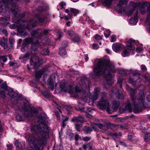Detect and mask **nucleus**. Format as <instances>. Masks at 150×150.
I'll use <instances>...</instances> for the list:
<instances>
[{
	"label": "nucleus",
	"mask_w": 150,
	"mask_h": 150,
	"mask_svg": "<svg viewBox=\"0 0 150 150\" xmlns=\"http://www.w3.org/2000/svg\"><path fill=\"white\" fill-rule=\"evenodd\" d=\"M71 40L72 41L76 42H79L80 41V37L77 35H76L73 38H72Z\"/></svg>",
	"instance_id": "30"
},
{
	"label": "nucleus",
	"mask_w": 150,
	"mask_h": 150,
	"mask_svg": "<svg viewBox=\"0 0 150 150\" xmlns=\"http://www.w3.org/2000/svg\"><path fill=\"white\" fill-rule=\"evenodd\" d=\"M40 46V45L38 41H37L35 42L32 43L31 47V53H30L29 52L27 53L25 55L21 56L20 58L21 59H23V60L24 61L26 60L28 58L29 56L30 55V54L33 55H35L36 54V53L35 52L37 51L38 48Z\"/></svg>",
	"instance_id": "7"
},
{
	"label": "nucleus",
	"mask_w": 150,
	"mask_h": 150,
	"mask_svg": "<svg viewBox=\"0 0 150 150\" xmlns=\"http://www.w3.org/2000/svg\"><path fill=\"white\" fill-rule=\"evenodd\" d=\"M141 69L143 71H145L147 70V68L146 66L144 64H142L141 65Z\"/></svg>",
	"instance_id": "57"
},
{
	"label": "nucleus",
	"mask_w": 150,
	"mask_h": 150,
	"mask_svg": "<svg viewBox=\"0 0 150 150\" xmlns=\"http://www.w3.org/2000/svg\"><path fill=\"white\" fill-rule=\"evenodd\" d=\"M140 13L142 14L146 12V9L145 7L144 6L141 7L140 9Z\"/></svg>",
	"instance_id": "47"
},
{
	"label": "nucleus",
	"mask_w": 150,
	"mask_h": 150,
	"mask_svg": "<svg viewBox=\"0 0 150 150\" xmlns=\"http://www.w3.org/2000/svg\"><path fill=\"white\" fill-rule=\"evenodd\" d=\"M100 91V89L99 88H95L94 89V94L92 95L90 93H88L87 97L84 98V100L86 99L87 100L86 101L87 102H89L90 101L93 102L95 100H96L98 98Z\"/></svg>",
	"instance_id": "8"
},
{
	"label": "nucleus",
	"mask_w": 150,
	"mask_h": 150,
	"mask_svg": "<svg viewBox=\"0 0 150 150\" xmlns=\"http://www.w3.org/2000/svg\"><path fill=\"white\" fill-rule=\"evenodd\" d=\"M39 21L40 23H42L45 21V18L44 17H40L38 18Z\"/></svg>",
	"instance_id": "55"
},
{
	"label": "nucleus",
	"mask_w": 150,
	"mask_h": 150,
	"mask_svg": "<svg viewBox=\"0 0 150 150\" xmlns=\"http://www.w3.org/2000/svg\"><path fill=\"white\" fill-rule=\"evenodd\" d=\"M84 131L86 132L87 133H90L92 131V128L85 126L84 129Z\"/></svg>",
	"instance_id": "36"
},
{
	"label": "nucleus",
	"mask_w": 150,
	"mask_h": 150,
	"mask_svg": "<svg viewBox=\"0 0 150 150\" xmlns=\"http://www.w3.org/2000/svg\"><path fill=\"white\" fill-rule=\"evenodd\" d=\"M127 2V0H120L119 4L117 5L118 7L120 8L121 7L122 5L126 4Z\"/></svg>",
	"instance_id": "35"
},
{
	"label": "nucleus",
	"mask_w": 150,
	"mask_h": 150,
	"mask_svg": "<svg viewBox=\"0 0 150 150\" xmlns=\"http://www.w3.org/2000/svg\"><path fill=\"white\" fill-rule=\"evenodd\" d=\"M8 94L13 98L16 97L18 96L17 93L14 92L11 89H9L8 90Z\"/></svg>",
	"instance_id": "23"
},
{
	"label": "nucleus",
	"mask_w": 150,
	"mask_h": 150,
	"mask_svg": "<svg viewBox=\"0 0 150 150\" xmlns=\"http://www.w3.org/2000/svg\"><path fill=\"white\" fill-rule=\"evenodd\" d=\"M46 115L44 113H41L38 116V118L40 120H42L46 117Z\"/></svg>",
	"instance_id": "43"
},
{
	"label": "nucleus",
	"mask_w": 150,
	"mask_h": 150,
	"mask_svg": "<svg viewBox=\"0 0 150 150\" xmlns=\"http://www.w3.org/2000/svg\"><path fill=\"white\" fill-rule=\"evenodd\" d=\"M128 104L124 107L125 110L127 112H131L132 111L131 105L129 102H128Z\"/></svg>",
	"instance_id": "22"
},
{
	"label": "nucleus",
	"mask_w": 150,
	"mask_h": 150,
	"mask_svg": "<svg viewBox=\"0 0 150 150\" xmlns=\"http://www.w3.org/2000/svg\"><path fill=\"white\" fill-rule=\"evenodd\" d=\"M0 59L4 62H6L7 59V55L1 56H0Z\"/></svg>",
	"instance_id": "45"
},
{
	"label": "nucleus",
	"mask_w": 150,
	"mask_h": 150,
	"mask_svg": "<svg viewBox=\"0 0 150 150\" xmlns=\"http://www.w3.org/2000/svg\"><path fill=\"white\" fill-rule=\"evenodd\" d=\"M95 38L98 40H99L102 39L101 36L98 34H96L95 36Z\"/></svg>",
	"instance_id": "62"
},
{
	"label": "nucleus",
	"mask_w": 150,
	"mask_h": 150,
	"mask_svg": "<svg viewBox=\"0 0 150 150\" xmlns=\"http://www.w3.org/2000/svg\"><path fill=\"white\" fill-rule=\"evenodd\" d=\"M110 32L108 30H106L104 32V35L106 38H108L110 35Z\"/></svg>",
	"instance_id": "54"
},
{
	"label": "nucleus",
	"mask_w": 150,
	"mask_h": 150,
	"mask_svg": "<svg viewBox=\"0 0 150 150\" xmlns=\"http://www.w3.org/2000/svg\"><path fill=\"white\" fill-rule=\"evenodd\" d=\"M59 87L62 91H64L65 92H67L68 91V88L65 83L63 82H61L59 85Z\"/></svg>",
	"instance_id": "19"
},
{
	"label": "nucleus",
	"mask_w": 150,
	"mask_h": 150,
	"mask_svg": "<svg viewBox=\"0 0 150 150\" xmlns=\"http://www.w3.org/2000/svg\"><path fill=\"white\" fill-rule=\"evenodd\" d=\"M35 59H37V62L35 61L34 58L30 59V67L28 68L29 70H30L32 69L36 68L43 63V59L42 58H39L38 57H35Z\"/></svg>",
	"instance_id": "9"
},
{
	"label": "nucleus",
	"mask_w": 150,
	"mask_h": 150,
	"mask_svg": "<svg viewBox=\"0 0 150 150\" xmlns=\"http://www.w3.org/2000/svg\"><path fill=\"white\" fill-rule=\"evenodd\" d=\"M112 0H105L103 2L108 7H109L111 5Z\"/></svg>",
	"instance_id": "33"
},
{
	"label": "nucleus",
	"mask_w": 150,
	"mask_h": 150,
	"mask_svg": "<svg viewBox=\"0 0 150 150\" xmlns=\"http://www.w3.org/2000/svg\"><path fill=\"white\" fill-rule=\"evenodd\" d=\"M71 122H73L83 123L85 122V120L84 118L81 117H74L72 118Z\"/></svg>",
	"instance_id": "16"
},
{
	"label": "nucleus",
	"mask_w": 150,
	"mask_h": 150,
	"mask_svg": "<svg viewBox=\"0 0 150 150\" xmlns=\"http://www.w3.org/2000/svg\"><path fill=\"white\" fill-rule=\"evenodd\" d=\"M122 79H120L118 80L117 83L119 85V87L122 88Z\"/></svg>",
	"instance_id": "53"
},
{
	"label": "nucleus",
	"mask_w": 150,
	"mask_h": 150,
	"mask_svg": "<svg viewBox=\"0 0 150 150\" xmlns=\"http://www.w3.org/2000/svg\"><path fill=\"white\" fill-rule=\"evenodd\" d=\"M91 139V137H83V139L84 141L87 142L90 140Z\"/></svg>",
	"instance_id": "63"
},
{
	"label": "nucleus",
	"mask_w": 150,
	"mask_h": 150,
	"mask_svg": "<svg viewBox=\"0 0 150 150\" xmlns=\"http://www.w3.org/2000/svg\"><path fill=\"white\" fill-rule=\"evenodd\" d=\"M21 50L23 52H25L28 50V46L25 44H23Z\"/></svg>",
	"instance_id": "41"
},
{
	"label": "nucleus",
	"mask_w": 150,
	"mask_h": 150,
	"mask_svg": "<svg viewBox=\"0 0 150 150\" xmlns=\"http://www.w3.org/2000/svg\"><path fill=\"white\" fill-rule=\"evenodd\" d=\"M7 150H12L13 147V145L11 144H7Z\"/></svg>",
	"instance_id": "64"
},
{
	"label": "nucleus",
	"mask_w": 150,
	"mask_h": 150,
	"mask_svg": "<svg viewBox=\"0 0 150 150\" xmlns=\"http://www.w3.org/2000/svg\"><path fill=\"white\" fill-rule=\"evenodd\" d=\"M66 52L65 50L64 49H60L59 50V54L61 56H64L66 54Z\"/></svg>",
	"instance_id": "40"
},
{
	"label": "nucleus",
	"mask_w": 150,
	"mask_h": 150,
	"mask_svg": "<svg viewBox=\"0 0 150 150\" xmlns=\"http://www.w3.org/2000/svg\"><path fill=\"white\" fill-rule=\"evenodd\" d=\"M62 121L63 122H66L67 121L68 119H69V117L67 116H64L63 115H62Z\"/></svg>",
	"instance_id": "61"
},
{
	"label": "nucleus",
	"mask_w": 150,
	"mask_h": 150,
	"mask_svg": "<svg viewBox=\"0 0 150 150\" xmlns=\"http://www.w3.org/2000/svg\"><path fill=\"white\" fill-rule=\"evenodd\" d=\"M125 111L124 107L122 106L120 107L119 109V112L120 113H122Z\"/></svg>",
	"instance_id": "56"
},
{
	"label": "nucleus",
	"mask_w": 150,
	"mask_h": 150,
	"mask_svg": "<svg viewBox=\"0 0 150 150\" xmlns=\"http://www.w3.org/2000/svg\"><path fill=\"white\" fill-rule=\"evenodd\" d=\"M1 86L2 88L4 89L5 90H7L8 91V90L9 89H8L6 83V82H4L2 83L1 85Z\"/></svg>",
	"instance_id": "38"
},
{
	"label": "nucleus",
	"mask_w": 150,
	"mask_h": 150,
	"mask_svg": "<svg viewBox=\"0 0 150 150\" xmlns=\"http://www.w3.org/2000/svg\"><path fill=\"white\" fill-rule=\"evenodd\" d=\"M24 41L26 45L30 44H32L33 41V38H25L24 40Z\"/></svg>",
	"instance_id": "27"
},
{
	"label": "nucleus",
	"mask_w": 150,
	"mask_h": 150,
	"mask_svg": "<svg viewBox=\"0 0 150 150\" xmlns=\"http://www.w3.org/2000/svg\"><path fill=\"white\" fill-rule=\"evenodd\" d=\"M137 21V19L136 17H134V18H131L129 20V23L131 24H133L135 22Z\"/></svg>",
	"instance_id": "50"
},
{
	"label": "nucleus",
	"mask_w": 150,
	"mask_h": 150,
	"mask_svg": "<svg viewBox=\"0 0 150 150\" xmlns=\"http://www.w3.org/2000/svg\"><path fill=\"white\" fill-rule=\"evenodd\" d=\"M64 12L67 13L69 16L72 17L73 16H76L79 13V11L73 8H69L65 10Z\"/></svg>",
	"instance_id": "10"
},
{
	"label": "nucleus",
	"mask_w": 150,
	"mask_h": 150,
	"mask_svg": "<svg viewBox=\"0 0 150 150\" xmlns=\"http://www.w3.org/2000/svg\"><path fill=\"white\" fill-rule=\"evenodd\" d=\"M106 134L109 135L112 137L114 140H115L116 139L122 136V134L121 132L118 133H114L110 132H108Z\"/></svg>",
	"instance_id": "18"
},
{
	"label": "nucleus",
	"mask_w": 150,
	"mask_h": 150,
	"mask_svg": "<svg viewBox=\"0 0 150 150\" xmlns=\"http://www.w3.org/2000/svg\"><path fill=\"white\" fill-rule=\"evenodd\" d=\"M137 81H134V80L133 77L132 78L130 76V77L129 79V83L132 84L133 85H134V84H135V82Z\"/></svg>",
	"instance_id": "48"
},
{
	"label": "nucleus",
	"mask_w": 150,
	"mask_h": 150,
	"mask_svg": "<svg viewBox=\"0 0 150 150\" xmlns=\"http://www.w3.org/2000/svg\"><path fill=\"white\" fill-rule=\"evenodd\" d=\"M16 118L17 120L19 121H23L24 119L21 116L19 115H17L16 116Z\"/></svg>",
	"instance_id": "49"
},
{
	"label": "nucleus",
	"mask_w": 150,
	"mask_h": 150,
	"mask_svg": "<svg viewBox=\"0 0 150 150\" xmlns=\"http://www.w3.org/2000/svg\"><path fill=\"white\" fill-rule=\"evenodd\" d=\"M147 16L146 17V22L148 23L149 25V27L148 29L149 32L150 33V4L149 5L147 8Z\"/></svg>",
	"instance_id": "15"
},
{
	"label": "nucleus",
	"mask_w": 150,
	"mask_h": 150,
	"mask_svg": "<svg viewBox=\"0 0 150 150\" xmlns=\"http://www.w3.org/2000/svg\"><path fill=\"white\" fill-rule=\"evenodd\" d=\"M48 72L47 70L45 69L36 71L35 72V77L37 79H40L43 74H46Z\"/></svg>",
	"instance_id": "12"
},
{
	"label": "nucleus",
	"mask_w": 150,
	"mask_h": 150,
	"mask_svg": "<svg viewBox=\"0 0 150 150\" xmlns=\"http://www.w3.org/2000/svg\"><path fill=\"white\" fill-rule=\"evenodd\" d=\"M42 43L45 45H53L52 42H51L50 39H47L46 42H43Z\"/></svg>",
	"instance_id": "44"
},
{
	"label": "nucleus",
	"mask_w": 150,
	"mask_h": 150,
	"mask_svg": "<svg viewBox=\"0 0 150 150\" xmlns=\"http://www.w3.org/2000/svg\"><path fill=\"white\" fill-rule=\"evenodd\" d=\"M135 41L132 39H130L128 41L127 47L129 48V50H131L132 48L133 43H134Z\"/></svg>",
	"instance_id": "25"
},
{
	"label": "nucleus",
	"mask_w": 150,
	"mask_h": 150,
	"mask_svg": "<svg viewBox=\"0 0 150 150\" xmlns=\"http://www.w3.org/2000/svg\"><path fill=\"white\" fill-rule=\"evenodd\" d=\"M49 32V30L44 29L43 30H41L40 31V33L39 35V38H40L44 35H46Z\"/></svg>",
	"instance_id": "24"
},
{
	"label": "nucleus",
	"mask_w": 150,
	"mask_h": 150,
	"mask_svg": "<svg viewBox=\"0 0 150 150\" xmlns=\"http://www.w3.org/2000/svg\"><path fill=\"white\" fill-rule=\"evenodd\" d=\"M32 129L36 133H39L43 138L38 137L36 139L33 136H31L28 137V140L33 145V150H40L42 146L46 143L45 139H47L49 137L48 133L50 130V128L46 125H42L41 127L39 125L35 124L32 127Z\"/></svg>",
	"instance_id": "1"
},
{
	"label": "nucleus",
	"mask_w": 150,
	"mask_h": 150,
	"mask_svg": "<svg viewBox=\"0 0 150 150\" xmlns=\"http://www.w3.org/2000/svg\"><path fill=\"white\" fill-rule=\"evenodd\" d=\"M130 92L129 94L131 96L132 103H134V101L136 100V97L135 96V94L136 93L137 91L135 90L132 89H130Z\"/></svg>",
	"instance_id": "17"
},
{
	"label": "nucleus",
	"mask_w": 150,
	"mask_h": 150,
	"mask_svg": "<svg viewBox=\"0 0 150 150\" xmlns=\"http://www.w3.org/2000/svg\"><path fill=\"white\" fill-rule=\"evenodd\" d=\"M120 104V102L119 101L116 100H114L112 102V108L114 109H116L118 107Z\"/></svg>",
	"instance_id": "26"
},
{
	"label": "nucleus",
	"mask_w": 150,
	"mask_h": 150,
	"mask_svg": "<svg viewBox=\"0 0 150 150\" xmlns=\"http://www.w3.org/2000/svg\"><path fill=\"white\" fill-rule=\"evenodd\" d=\"M1 20L2 21H9L10 19V18L9 17H1Z\"/></svg>",
	"instance_id": "60"
},
{
	"label": "nucleus",
	"mask_w": 150,
	"mask_h": 150,
	"mask_svg": "<svg viewBox=\"0 0 150 150\" xmlns=\"http://www.w3.org/2000/svg\"><path fill=\"white\" fill-rule=\"evenodd\" d=\"M122 55L124 57H126L129 55V51L128 50L125 49L121 53Z\"/></svg>",
	"instance_id": "37"
},
{
	"label": "nucleus",
	"mask_w": 150,
	"mask_h": 150,
	"mask_svg": "<svg viewBox=\"0 0 150 150\" xmlns=\"http://www.w3.org/2000/svg\"><path fill=\"white\" fill-rule=\"evenodd\" d=\"M40 30H35L34 29L31 32V34L32 36H35L38 34L39 35L40 33Z\"/></svg>",
	"instance_id": "28"
},
{
	"label": "nucleus",
	"mask_w": 150,
	"mask_h": 150,
	"mask_svg": "<svg viewBox=\"0 0 150 150\" xmlns=\"http://www.w3.org/2000/svg\"><path fill=\"white\" fill-rule=\"evenodd\" d=\"M60 6L62 8H64V6H65L66 4L65 2L62 1L59 4Z\"/></svg>",
	"instance_id": "59"
},
{
	"label": "nucleus",
	"mask_w": 150,
	"mask_h": 150,
	"mask_svg": "<svg viewBox=\"0 0 150 150\" xmlns=\"http://www.w3.org/2000/svg\"><path fill=\"white\" fill-rule=\"evenodd\" d=\"M21 36L22 37H25L28 35V33L26 32H24L22 29L21 28L19 30Z\"/></svg>",
	"instance_id": "32"
},
{
	"label": "nucleus",
	"mask_w": 150,
	"mask_h": 150,
	"mask_svg": "<svg viewBox=\"0 0 150 150\" xmlns=\"http://www.w3.org/2000/svg\"><path fill=\"white\" fill-rule=\"evenodd\" d=\"M0 45L2 47H4L5 49H6L8 48L7 45L1 41H0Z\"/></svg>",
	"instance_id": "51"
},
{
	"label": "nucleus",
	"mask_w": 150,
	"mask_h": 150,
	"mask_svg": "<svg viewBox=\"0 0 150 150\" xmlns=\"http://www.w3.org/2000/svg\"><path fill=\"white\" fill-rule=\"evenodd\" d=\"M47 85L50 86V89L53 90L54 88V82L52 79L50 78L47 80Z\"/></svg>",
	"instance_id": "21"
},
{
	"label": "nucleus",
	"mask_w": 150,
	"mask_h": 150,
	"mask_svg": "<svg viewBox=\"0 0 150 150\" xmlns=\"http://www.w3.org/2000/svg\"><path fill=\"white\" fill-rule=\"evenodd\" d=\"M150 139V133L149 132H146L145 134L144 138V141L145 142H148Z\"/></svg>",
	"instance_id": "34"
},
{
	"label": "nucleus",
	"mask_w": 150,
	"mask_h": 150,
	"mask_svg": "<svg viewBox=\"0 0 150 150\" xmlns=\"http://www.w3.org/2000/svg\"><path fill=\"white\" fill-rule=\"evenodd\" d=\"M20 103L22 104V107H20L18 110L22 112L26 117H31L34 116L37 112V110L34 108L30 107L25 104L23 100H20Z\"/></svg>",
	"instance_id": "5"
},
{
	"label": "nucleus",
	"mask_w": 150,
	"mask_h": 150,
	"mask_svg": "<svg viewBox=\"0 0 150 150\" xmlns=\"http://www.w3.org/2000/svg\"><path fill=\"white\" fill-rule=\"evenodd\" d=\"M0 96L3 99H4L5 97V93L4 91H1L0 93Z\"/></svg>",
	"instance_id": "46"
},
{
	"label": "nucleus",
	"mask_w": 150,
	"mask_h": 150,
	"mask_svg": "<svg viewBox=\"0 0 150 150\" xmlns=\"http://www.w3.org/2000/svg\"><path fill=\"white\" fill-rule=\"evenodd\" d=\"M107 125L110 129H112L115 127V125L111 123H109L107 124Z\"/></svg>",
	"instance_id": "58"
},
{
	"label": "nucleus",
	"mask_w": 150,
	"mask_h": 150,
	"mask_svg": "<svg viewBox=\"0 0 150 150\" xmlns=\"http://www.w3.org/2000/svg\"><path fill=\"white\" fill-rule=\"evenodd\" d=\"M145 99L144 91L143 90H141L139 93L137 99L132 103L133 112L135 113L140 112L142 108L144 107V102Z\"/></svg>",
	"instance_id": "4"
},
{
	"label": "nucleus",
	"mask_w": 150,
	"mask_h": 150,
	"mask_svg": "<svg viewBox=\"0 0 150 150\" xmlns=\"http://www.w3.org/2000/svg\"><path fill=\"white\" fill-rule=\"evenodd\" d=\"M130 74L131 77H133L134 81H137L140 79V74L139 71L137 69L135 70L131 69Z\"/></svg>",
	"instance_id": "11"
},
{
	"label": "nucleus",
	"mask_w": 150,
	"mask_h": 150,
	"mask_svg": "<svg viewBox=\"0 0 150 150\" xmlns=\"http://www.w3.org/2000/svg\"><path fill=\"white\" fill-rule=\"evenodd\" d=\"M41 54L44 55H46L49 54V50L48 49H43L42 51H40Z\"/></svg>",
	"instance_id": "31"
},
{
	"label": "nucleus",
	"mask_w": 150,
	"mask_h": 150,
	"mask_svg": "<svg viewBox=\"0 0 150 150\" xmlns=\"http://www.w3.org/2000/svg\"><path fill=\"white\" fill-rule=\"evenodd\" d=\"M15 146L19 148H21L22 146L21 144V143L18 141L16 140L15 142Z\"/></svg>",
	"instance_id": "39"
},
{
	"label": "nucleus",
	"mask_w": 150,
	"mask_h": 150,
	"mask_svg": "<svg viewBox=\"0 0 150 150\" xmlns=\"http://www.w3.org/2000/svg\"><path fill=\"white\" fill-rule=\"evenodd\" d=\"M37 23V22H33V21H26L23 22L21 24H27L25 28L28 29V30H29L30 28H29L30 25L32 27H34L36 25Z\"/></svg>",
	"instance_id": "13"
},
{
	"label": "nucleus",
	"mask_w": 150,
	"mask_h": 150,
	"mask_svg": "<svg viewBox=\"0 0 150 150\" xmlns=\"http://www.w3.org/2000/svg\"><path fill=\"white\" fill-rule=\"evenodd\" d=\"M19 0H1L0 1V13H5L8 11L16 16L18 7L16 4Z\"/></svg>",
	"instance_id": "3"
},
{
	"label": "nucleus",
	"mask_w": 150,
	"mask_h": 150,
	"mask_svg": "<svg viewBox=\"0 0 150 150\" xmlns=\"http://www.w3.org/2000/svg\"><path fill=\"white\" fill-rule=\"evenodd\" d=\"M68 135V137L70 140H71L73 139V138L74 135V133L72 132H70L69 133Z\"/></svg>",
	"instance_id": "52"
},
{
	"label": "nucleus",
	"mask_w": 150,
	"mask_h": 150,
	"mask_svg": "<svg viewBox=\"0 0 150 150\" xmlns=\"http://www.w3.org/2000/svg\"><path fill=\"white\" fill-rule=\"evenodd\" d=\"M75 92H73L71 89L68 91V92L70 94L72 95H76L78 96V94L80 93L81 92V90L78 87H76L75 88Z\"/></svg>",
	"instance_id": "20"
},
{
	"label": "nucleus",
	"mask_w": 150,
	"mask_h": 150,
	"mask_svg": "<svg viewBox=\"0 0 150 150\" xmlns=\"http://www.w3.org/2000/svg\"><path fill=\"white\" fill-rule=\"evenodd\" d=\"M93 70L97 76L103 75L104 78L108 84H111L110 81L112 79V76L110 71L114 72L116 71V69L114 65L111 64L108 61H99L97 63L96 67L93 69Z\"/></svg>",
	"instance_id": "2"
},
{
	"label": "nucleus",
	"mask_w": 150,
	"mask_h": 150,
	"mask_svg": "<svg viewBox=\"0 0 150 150\" xmlns=\"http://www.w3.org/2000/svg\"><path fill=\"white\" fill-rule=\"evenodd\" d=\"M86 85L85 83H83L81 86V87L84 90L83 92H82L83 95H84L86 93V92L85 90L86 89Z\"/></svg>",
	"instance_id": "42"
},
{
	"label": "nucleus",
	"mask_w": 150,
	"mask_h": 150,
	"mask_svg": "<svg viewBox=\"0 0 150 150\" xmlns=\"http://www.w3.org/2000/svg\"><path fill=\"white\" fill-rule=\"evenodd\" d=\"M122 45L121 43H115L112 45V48L113 50L115 52H117L121 51Z\"/></svg>",
	"instance_id": "14"
},
{
	"label": "nucleus",
	"mask_w": 150,
	"mask_h": 150,
	"mask_svg": "<svg viewBox=\"0 0 150 150\" xmlns=\"http://www.w3.org/2000/svg\"><path fill=\"white\" fill-rule=\"evenodd\" d=\"M135 10L134 8H133L132 10H129V11L128 12L126 11L125 10L124 8L123 10V11H122V12H125V13L126 14L129 16H130L133 13V12Z\"/></svg>",
	"instance_id": "29"
},
{
	"label": "nucleus",
	"mask_w": 150,
	"mask_h": 150,
	"mask_svg": "<svg viewBox=\"0 0 150 150\" xmlns=\"http://www.w3.org/2000/svg\"><path fill=\"white\" fill-rule=\"evenodd\" d=\"M107 93L105 92L102 93V97L100 100L98 102L97 105L99 106L101 110H103L106 109L107 111L110 108V105L107 98Z\"/></svg>",
	"instance_id": "6"
}]
</instances>
